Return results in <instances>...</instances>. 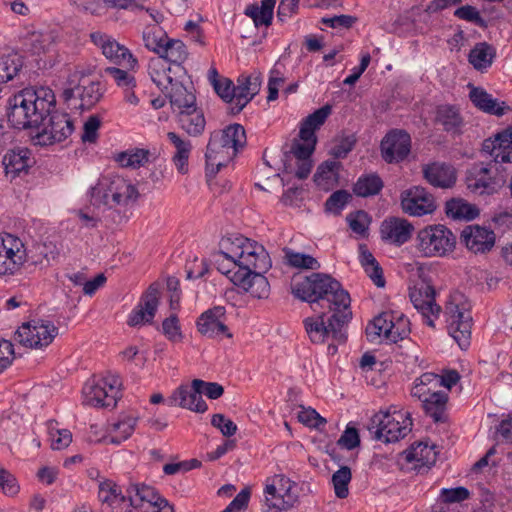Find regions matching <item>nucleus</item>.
<instances>
[{"label": "nucleus", "mask_w": 512, "mask_h": 512, "mask_svg": "<svg viewBox=\"0 0 512 512\" xmlns=\"http://www.w3.org/2000/svg\"><path fill=\"white\" fill-rule=\"evenodd\" d=\"M286 259L289 265L296 268L318 269L320 267L318 261L308 254L287 252Z\"/></svg>", "instance_id": "60"}, {"label": "nucleus", "mask_w": 512, "mask_h": 512, "mask_svg": "<svg viewBox=\"0 0 512 512\" xmlns=\"http://www.w3.org/2000/svg\"><path fill=\"white\" fill-rule=\"evenodd\" d=\"M410 299L414 308L422 315L425 323L434 328L435 320L441 313V307L436 303L435 290L427 284H421L410 293Z\"/></svg>", "instance_id": "19"}, {"label": "nucleus", "mask_w": 512, "mask_h": 512, "mask_svg": "<svg viewBox=\"0 0 512 512\" xmlns=\"http://www.w3.org/2000/svg\"><path fill=\"white\" fill-rule=\"evenodd\" d=\"M372 339H383L397 343L410 334V322L402 313L383 312L376 316L366 329Z\"/></svg>", "instance_id": "9"}, {"label": "nucleus", "mask_w": 512, "mask_h": 512, "mask_svg": "<svg viewBox=\"0 0 512 512\" xmlns=\"http://www.w3.org/2000/svg\"><path fill=\"white\" fill-rule=\"evenodd\" d=\"M226 309L224 306H215L203 312L196 323L198 331L207 337L217 338L226 336L231 337L228 328L225 325Z\"/></svg>", "instance_id": "25"}, {"label": "nucleus", "mask_w": 512, "mask_h": 512, "mask_svg": "<svg viewBox=\"0 0 512 512\" xmlns=\"http://www.w3.org/2000/svg\"><path fill=\"white\" fill-rule=\"evenodd\" d=\"M29 153L27 149L11 150L3 158V165L7 174L13 176L28 168Z\"/></svg>", "instance_id": "46"}, {"label": "nucleus", "mask_w": 512, "mask_h": 512, "mask_svg": "<svg viewBox=\"0 0 512 512\" xmlns=\"http://www.w3.org/2000/svg\"><path fill=\"white\" fill-rule=\"evenodd\" d=\"M293 295L303 301L311 303L322 299L324 306H344L351 304L347 291L341 284L327 274L313 273L307 277L293 278L291 284Z\"/></svg>", "instance_id": "3"}, {"label": "nucleus", "mask_w": 512, "mask_h": 512, "mask_svg": "<svg viewBox=\"0 0 512 512\" xmlns=\"http://www.w3.org/2000/svg\"><path fill=\"white\" fill-rule=\"evenodd\" d=\"M58 335V328L50 321L32 320L23 323L16 332V339L29 349H43Z\"/></svg>", "instance_id": "13"}, {"label": "nucleus", "mask_w": 512, "mask_h": 512, "mask_svg": "<svg viewBox=\"0 0 512 512\" xmlns=\"http://www.w3.org/2000/svg\"><path fill=\"white\" fill-rule=\"evenodd\" d=\"M440 391L439 376L433 373H424L416 379L412 388V395L419 400L430 397Z\"/></svg>", "instance_id": "45"}, {"label": "nucleus", "mask_w": 512, "mask_h": 512, "mask_svg": "<svg viewBox=\"0 0 512 512\" xmlns=\"http://www.w3.org/2000/svg\"><path fill=\"white\" fill-rule=\"evenodd\" d=\"M236 154L233 150L229 149V146H225L218 135H214L208 144L206 152V166L210 173H217L219 169L231 161Z\"/></svg>", "instance_id": "33"}, {"label": "nucleus", "mask_w": 512, "mask_h": 512, "mask_svg": "<svg viewBox=\"0 0 512 512\" xmlns=\"http://www.w3.org/2000/svg\"><path fill=\"white\" fill-rule=\"evenodd\" d=\"M144 45L150 51L159 54L165 42L169 39L164 31L156 27H148L142 35Z\"/></svg>", "instance_id": "57"}, {"label": "nucleus", "mask_w": 512, "mask_h": 512, "mask_svg": "<svg viewBox=\"0 0 512 512\" xmlns=\"http://www.w3.org/2000/svg\"><path fill=\"white\" fill-rule=\"evenodd\" d=\"M161 332L172 344H179L184 340V333L177 314H171L162 321Z\"/></svg>", "instance_id": "53"}, {"label": "nucleus", "mask_w": 512, "mask_h": 512, "mask_svg": "<svg viewBox=\"0 0 512 512\" xmlns=\"http://www.w3.org/2000/svg\"><path fill=\"white\" fill-rule=\"evenodd\" d=\"M469 98L477 109L486 114L502 117L511 111V107L505 101H499L481 87L471 86Z\"/></svg>", "instance_id": "28"}, {"label": "nucleus", "mask_w": 512, "mask_h": 512, "mask_svg": "<svg viewBox=\"0 0 512 512\" xmlns=\"http://www.w3.org/2000/svg\"><path fill=\"white\" fill-rule=\"evenodd\" d=\"M445 214L453 220L470 221L478 217L479 209L463 199L453 198L445 203Z\"/></svg>", "instance_id": "40"}, {"label": "nucleus", "mask_w": 512, "mask_h": 512, "mask_svg": "<svg viewBox=\"0 0 512 512\" xmlns=\"http://www.w3.org/2000/svg\"><path fill=\"white\" fill-rule=\"evenodd\" d=\"M373 423L376 424V439L384 443L398 442L411 431L412 427L409 415L396 409L377 413L373 417Z\"/></svg>", "instance_id": "10"}, {"label": "nucleus", "mask_w": 512, "mask_h": 512, "mask_svg": "<svg viewBox=\"0 0 512 512\" xmlns=\"http://www.w3.org/2000/svg\"><path fill=\"white\" fill-rule=\"evenodd\" d=\"M298 420L309 428L318 429L320 426L326 423V419L323 418L317 411L310 407H302L298 413Z\"/></svg>", "instance_id": "63"}, {"label": "nucleus", "mask_w": 512, "mask_h": 512, "mask_svg": "<svg viewBox=\"0 0 512 512\" xmlns=\"http://www.w3.org/2000/svg\"><path fill=\"white\" fill-rule=\"evenodd\" d=\"M37 250L40 253V257L34 260V264L36 265L49 264L60 255V249L57 243L52 241L39 244Z\"/></svg>", "instance_id": "59"}, {"label": "nucleus", "mask_w": 512, "mask_h": 512, "mask_svg": "<svg viewBox=\"0 0 512 512\" xmlns=\"http://www.w3.org/2000/svg\"><path fill=\"white\" fill-rule=\"evenodd\" d=\"M149 149L133 148L115 155V161L124 168L139 169L145 166L151 159Z\"/></svg>", "instance_id": "41"}, {"label": "nucleus", "mask_w": 512, "mask_h": 512, "mask_svg": "<svg viewBox=\"0 0 512 512\" xmlns=\"http://www.w3.org/2000/svg\"><path fill=\"white\" fill-rule=\"evenodd\" d=\"M172 68L160 58L151 59L149 62V75L152 81L161 89H168L173 82Z\"/></svg>", "instance_id": "44"}, {"label": "nucleus", "mask_w": 512, "mask_h": 512, "mask_svg": "<svg viewBox=\"0 0 512 512\" xmlns=\"http://www.w3.org/2000/svg\"><path fill=\"white\" fill-rule=\"evenodd\" d=\"M129 493L132 507L140 512H174L173 506L150 486L132 484Z\"/></svg>", "instance_id": "17"}, {"label": "nucleus", "mask_w": 512, "mask_h": 512, "mask_svg": "<svg viewBox=\"0 0 512 512\" xmlns=\"http://www.w3.org/2000/svg\"><path fill=\"white\" fill-rule=\"evenodd\" d=\"M158 55L160 59L169 62L177 70H183L182 65L188 58V51L181 40L169 38Z\"/></svg>", "instance_id": "37"}, {"label": "nucleus", "mask_w": 512, "mask_h": 512, "mask_svg": "<svg viewBox=\"0 0 512 512\" xmlns=\"http://www.w3.org/2000/svg\"><path fill=\"white\" fill-rule=\"evenodd\" d=\"M299 502L298 485L284 474L268 477L263 487L265 512H290Z\"/></svg>", "instance_id": "7"}, {"label": "nucleus", "mask_w": 512, "mask_h": 512, "mask_svg": "<svg viewBox=\"0 0 512 512\" xmlns=\"http://www.w3.org/2000/svg\"><path fill=\"white\" fill-rule=\"evenodd\" d=\"M380 151L382 158L387 163L403 161L411 151L410 135L401 129L389 131L380 143Z\"/></svg>", "instance_id": "18"}, {"label": "nucleus", "mask_w": 512, "mask_h": 512, "mask_svg": "<svg viewBox=\"0 0 512 512\" xmlns=\"http://www.w3.org/2000/svg\"><path fill=\"white\" fill-rule=\"evenodd\" d=\"M99 498L102 512H131L130 493L123 494L121 487L112 480L102 481L99 485Z\"/></svg>", "instance_id": "22"}, {"label": "nucleus", "mask_w": 512, "mask_h": 512, "mask_svg": "<svg viewBox=\"0 0 512 512\" xmlns=\"http://www.w3.org/2000/svg\"><path fill=\"white\" fill-rule=\"evenodd\" d=\"M494 157L488 163H475L467 171V187L474 193L490 194L504 183V174L500 164Z\"/></svg>", "instance_id": "11"}, {"label": "nucleus", "mask_w": 512, "mask_h": 512, "mask_svg": "<svg viewBox=\"0 0 512 512\" xmlns=\"http://www.w3.org/2000/svg\"><path fill=\"white\" fill-rule=\"evenodd\" d=\"M169 141L175 148L172 155V162L178 173L185 175L189 171V157L192 150V144L189 140L182 138L175 132L167 134Z\"/></svg>", "instance_id": "34"}, {"label": "nucleus", "mask_w": 512, "mask_h": 512, "mask_svg": "<svg viewBox=\"0 0 512 512\" xmlns=\"http://www.w3.org/2000/svg\"><path fill=\"white\" fill-rule=\"evenodd\" d=\"M28 260L25 243L17 236L0 233V277L18 274Z\"/></svg>", "instance_id": "12"}, {"label": "nucleus", "mask_w": 512, "mask_h": 512, "mask_svg": "<svg viewBox=\"0 0 512 512\" xmlns=\"http://www.w3.org/2000/svg\"><path fill=\"white\" fill-rule=\"evenodd\" d=\"M160 294L156 286H150L143 295L139 305L128 316L127 324L130 327H140L152 323L158 305Z\"/></svg>", "instance_id": "24"}, {"label": "nucleus", "mask_w": 512, "mask_h": 512, "mask_svg": "<svg viewBox=\"0 0 512 512\" xmlns=\"http://www.w3.org/2000/svg\"><path fill=\"white\" fill-rule=\"evenodd\" d=\"M0 491L9 497H14L20 492V484L17 478L2 467H0Z\"/></svg>", "instance_id": "58"}, {"label": "nucleus", "mask_w": 512, "mask_h": 512, "mask_svg": "<svg viewBox=\"0 0 512 512\" xmlns=\"http://www.w3.org/2000/svg\"><path fill=\"white\" fill-rule=\"evenodd\" d=\"M360 262L364 267L366 273L369 275L371 280L377 287L385 286V279L383 277V271L379 266L376 259L373 257L371 252L366 248L365 245L360 246Z\"/></svg>", "instance_id": "47"}, {"label": "nucleus", "mask_w": 512, "mask_h": 512, "mask_svg": "<svg viewBox=\"0 0 512 512\" xmlns=\"http://www.w3.org/2000/svg\"><path fill=\"white\" fill-rule=\"evenodd\" d=\"M341 164L336 161H325L321 163L314 174V182L318 188L329 191L336 187L339 182V170Z\"/></svg>", "instance_id": "35"}, {"label": "nucleus", "mask_w": 512, "mask_h": 512, "mask_svg": "<svg viewBox=\"0 0 512 512\" xmlns=\"http://www.w3.org/2000/svg\"><path fill=\"white\" fill-rule=\"evenodd\" d=\"M352 479L351 469L348 466H341L332 475V484L335 495L338 498H346L349 494V483Z\"/></svg>", "instance_id": "55"}, {"label": "nucleus", "mask_w": 512, "mask_h": 512, "mask_svg": "<svg viewBox=\"0 0 512 512\" xmlns=\"http://www.w3.org/2000/svg\"><path fill=\"white\" fill-rule=\"evenodd\" d=\"M140 197L136 184L121 175L101 177L91 188L90 202L97 210L126 208Z\"/></svg>", "instance_id": "4"}, {"label": "nucleus", "mask_w": 512, "mask_h": 512, "mask_svg": "<svg viewBox=\"0 0 512 512\" xmlns=\"http://www.w3.org/2000/svg\"><path fill=\"white\" fill-rule=\"evenodd\" d=\"M423 178L437 188H451L456 183L457 172L452 165L432 162L422 167Z\"/></svg>", "instance_id": "27"}, {"label": "nucleus", "mask_w": 512, "mask_h": 512, "mask_svg": "<svg viewBox=\"0 0 512 512\" xmlns=\"http://www.w3.org/2000/svg\"><path fill=\"white\" fill-rule=\"evenodd\" d=\"M351 194L346 190H338L331 194L325 203L326 210L338 214L350 201Z\"/></svg>", "instance_id": "64"}, {"label": "nucleus", "mask_w": 512, "mask_h": 512, "mask_svg": "<svg viewBox=\"0 0 512 512\" xmlns=\"http://www.w3.org/2000/svg\"><path fill=\"white\" fill-rule=\"evenodd\" d=\"M420 401L426 414L432 417L435 422L442 420L447 403L446 393L439 391Z\"/></svg>", "instance_id": "50"}, {"label": "nucleus", "mask_w": 512, "mask_h": 512, "mask_svg": "<svg viewBox=\"0 0 512 512\" xmlns=\"http://www.w3.org/2000/svg\"><path fill=\"white\" fill-rule=\"evenodd\" d=\"M383 188V182L375 174L364 175L354 184L353 192L360 197H369L378 194Z\"/></svg>", "instance_id": "51"}, {"label": "nucleus", "mask_w": 512, "mask_h": 512, "mask_svg": "<svg viewBox=\"0 0 512 512\" xmlns=\"http://www.w3.org/2000/svg\"><path fill=\"white\" fill-rule=\"evenodd\" d=\"M434 122L442 127L443 131L452 135L462 134L464 119L460 109L451 104H442L436 107Z\"/></svg>", "instance_id": "31"}, {"label": "nucleus", "mask_w": 512, "mask_h": 512, "mask_svg": "<svg viewBox=\"0 0 512 512\" xmlns=\"http://www.w3.org/2000/svg\"><path fill=\"white\" fill-rule=\"evenodd\" d=\"M170 87L168 97L171 108L176 116L179 115L181 111L185 112L196 106L195 95L182 84L175 82Z\"/></svg>", "instance_id": "36"}, {"label": "nucleus", "mask_w": 512, "mask_h": 512, "mask_svg": "<svg viewBox=\"0 0 512 512\" xmlns=\"http://www.w3.org/2000/svg\"><path fill=\"white\" fill-rule=\"evenodd\" d=\"M139 417L131 412H121L107 427V434L99 442L108 441L119 446L127 441L135 432Z\"/></svg>", "instance_id": "23"}, {"label": "nucleus", "mask_w": 512, "mask_h": 512, "mask_svg": "<svg viewBox=\"0 0 512 512\" xmlns=\"http://www.w3.org/2000/svg\"><path fill=\"white\" fill-rule=\"evenodd\" d=\"M216 265L239 293L254 300L269 298L270 283L265 274L272 267V259L263 244L243 236L223 239Z\"/></svg>", "instance_id": "1"}, {"label": "nucleus", "mask_w": 512, "mask_h": 512, "mask_svg": "<svg viewBox=\"0 0 512 512\" xmlns=\"http://www.w3.org/2000/svg\"><path fill=\"white\" fill-rule=\"evenodd\" d=\"M402 211L413 217L433 214L437 209L436 199L426 188L415 185L401 192Z\"/></svg>", "instance_id": "15"}, {"label": "nucleus", "mask_w": 512, "mask_h": 512, "mask_svg": "<svg viewBox=\"0 0 512 512\" xmlns=\"http://www.w3.org/2000/svg\"><path fill=\"white\" fill-rule=\"evenodd\" d=\"M405 459L409 463H414V468H429L436 461V452L426 444L419 443L405 452Z\"/></svg>", "instance_id": "43"}, {"label": "nucleus", "mask_w": 512, "mask_h": 512, "mask_svg": "<svg viewBox=\"0 0 512 512\" xmlns=\"http://www.w3.org/2000/svg\"><path fill=\"white\" fill-rule=\"evenodd\" d=\"M218 135V139L229 146V149L233 150L237 154L239 147L245 144V130L239 124H231L221 131Z\"/></svg>", "instance_id": "48"}, {"label": "nucleus", "mask_w": 512, "mask_h": 512, "mask_svg": "<svg viewBox=\"0 0 512 512\" xmlns=\"http://www.w3.org/2000/svg\"><path fill=\"white\" fill-rule=\"evenodd\" d=\"M320 312L304 319V328L311 342L324 344L339 338L341 328L352 316L350 304L344 306H324Z\"/></svg>", "instance_id": "5"}, {"label": "nucleus", "mask_w": 512, "mask_h": 512, "mask_svg": "<svg viewBox=\"0 0 512 512\" xmlns=\"http://www.w3.org/2000/svg\"><path fill=\"white\" fill-rule=\"evenodd\" d=\"M413 231V224L401 217H389L380 225L381 239L393 245H402L407 242Z\"/></svg>", "instance_id": "26"}, {"label": "nucleus", "mask_w": 512, "mask_h": 512, "mask_svg": "<svg viewBox=\"0 0 512 512\" xmlns=\"http://www.w3.org/2000/svg\"><path fill=\"white\" fill-rule=\"evenodd\" d=\"M331 114V106L325 105L310 115H308L301 124L300 131H304L311 134V136H316L315 131L320 128Z\"/></svg>", "instance_id": "54"}, {"label": "nucleus", "mask_w": 512, "mask_h": 512, "mask_svg": "<svg viewBox=\"0 0 512 512\" xmlns=\"http://www.w3.org/2000/svg\"><path fill=\"white\" fill-rule=\"evenodd\" d=\"M276 0H262L260 4L249 5L245 9V15L249 16L256 27H268L272 23Z\"/></svg>", "instance_id": "42"}, {"label": "nucleus", "mask_w": 512, "mask_h": 512, "mask_svg": "<svg viewBox=\"0 0 512 512\" xmlns=\"http://www.w3.org/2000/svg\"><path fill=\"white\" fill-rule=\"evenodd\" d=\"M205 382L194 379L190 384L180 385L171 395V401L182 409L195 413H204L207 404L202 398Z\"/></svg>", "instance_id": "20"}, {"label": "nucleus", "mask_w": 512, "mask_h": 512, "mask_svg": "<svg viewBox=\"0 0 512 512\" xmlns=\"http://www.w3.org/2000/svg\"><path fill=\"white\" fill-rule=\"evenodd\" d=\"M284 172L305 179L311 172L312 160H304L295 154L287 152L283 160Z\"/></svg>", "instance_id": "49"}, {"label": "nucleus", "mask_w": 512, "mask_h": 512, "mask_svg": "<svg viewBox=\"0 0 512 512\" xmlns=\"http://www.w3.org/2000/svg\"><path fill=\"white\" fill-rule=\"evenodd\" d=\"M121 385L119 377L114 374L92 378L83 387V403L91 407H114Z\"/></svg>", "instance_id": "8"}, {"label": "nucleus", "mask_w": 512, "mask_h": 512, "mask_svg": "<svg viewBox=\"0 0 512 512\" xmlns=\"http://www.w3.org/2000/svg\"><path fill=\"white\" fill-rule=\"evenodd\" d=\"M261 74L255 73L239 80L234 91V105L230 107L232 114L239 113L258 94L261 87Z\"/></svg>", "instance_id": "32"}, {"label": "nucleus", "mask_w": 512, "mask_h": 512, "mask_svg": "<svg viewBox=\"0 0 512 512\" xmlns=\"http://www.w3.org/2000/svg\"><path fill=\"white\" fill-rule=\"evenodd\" d=\"M460 240L470 253L484 255L494 248L496 234L489 227L473 224L466 226L461 231Z\"/></svg>", "instance_id": "16"}, {"label": "nucleus", "mask_w": 512, "mask_h": 512, "mask_svg": "<svg viewBox=\"0 0 512 512\" xmlns=\"http://www.w3.org/2000/svg\"><path fill=\"white\" fill-rule=\"evenodd\" d=\"M483 150L498 161L512 162V126L496 133L483 143Z\"/></svg>", "instance_id": "29"}, {"label": "nucleus", "mask_w": 512, "mask_h": 512, "mask_svg": "<svg viewBox=\"0 0 512 512\" xmlns=\"http://www.w3.org/2000/svg\"><path fill=\"white\" fill-rule=\"evenodd\" d=\"M457 244L453 231L444 224H430L417 231L415 249L424 258H444Z\"/></svg>", "instance_id": "6"}, {"label": "nucleus", "mask_w": 512, "mask_h": 512, "mask_svg": "<svg viewBox=\"0 0 512 512\" xmlns=\"http://www.w3.org/2000/svg\"><path fill=\"white\" fill-rule=\"evenodd\" d=\"M496 57V49L487 42L477 43L469 52L468 61L477 71H486Z\"/></svg>", "instance_id": "39"}, {"label": "nucleus", "mask_w": 512, "mask_h": 512, "mask_svg": "<svg viewBox=\"0 0 512 512\" xmlns=\"http://www.w3.org/2000/svg\"><path fill=\"white\" fill-rule=\"evenodd\" d=\"M54 421L49 422V438L50 447L54 451H60L68 448L72 441L73 435L69 429H56L53 427Z\"/></svg>", "instance_id": "56"}, {"label": "nucleus", "mask_w": 512, "mask_h": 512, "mask_svg": "<svg viewBox=\"0 0 512 512\" xmlns=\"http://www.w3.org/2000/svg\"><path fill=\"white\" fill-rule=\"evenodd\" d=\"M55 103V95L50 88H25L10 98L8 121L17 129L38 128L49 116L34 141L41 146L62 142L72 134L74 125L67 113L52 112Z\"/></svg>", "instance_id": "2"}, {"label": "nucleus", "mask_w": 512, "mask_h": 512, "mask_svg": "<svg viewBox=\"0 0 512 512\" xmlns=\"http://www.w3.org/2000/svg\"><path fill=\"white\" fill-rule=\"evenodd\" d=\"M356 143L354 135H340L334 139L331 154L336 158H344L353 149Z\"/></svg>", "instance_id": "61"}, {"label": "nucleus", "mask_w": 512, "mask_h": 512, "mask_svg": "<svg viewBox=\"0 0 512 512\" xmlns=\"http://www.w3.org/2000/svg\"><path fill=\"white\" fill-rule=\"evenodd\" d=\"M180 127L190 136L200 135L206 126L204 113L197 106L177 115Z\"/></svg>", "instance_id": "38"}, {"label": "nucleus", "mask_w": 512, "mask_h": 512, "mask_svg": "<svg viewBox=\"0 0 512 512\" xmlns=\"http://www.w3.org/2000/svg\"><path fill=\"white\" fill-rule=\"evenodd\" d=\"M347 221L351 230L361 236L366 234L370 225V218L368 214L363 211L349 214Z\"/></svg>", "instance_id": "62"}, {"label": "nucleus", "mask_w": 512, "mask_h": 512, "mask_svg": "<svg viewBox=\"0 0 512 512\" xmlns=\"http://www.w3.org/2000/svg\"><path fill=\"white\" fill-rule=\"evenodd\" d=\"M102 93L100 91L99 83L90 81L87 78H83L75 87H69L64 89L63 97L65 100L72 98H79L81 108H91L101 98Z\"/></svg>", "instance_id": "30"}, {"label": "nucleus", "mask_w": 512, "mask_h": 512, "mask_svg": "<svg viewBox=\"0 0 512 512\" xmlns=\"http://www.w3.org/2000/svg\"><path fill=\"white\" fill-rule=\"evenodd\" d=\"M317 137L304 131L299 132V138L294 141V144L289 151L304 160H311V155L315 149Z\"/></svg>", "instance_id": "52"}, {"label": "nucleus", "mask_w": 512, "mask_h": 512, "mask_svg": "<svg viewBox=\"0 0 512 512\" xmlns=\"http://www.w3.org/2000/svg\"><path fill=\"white\" fill-rule=\"evenodd\" d=\"M90 37L92 42L101 49L102 54L110 61L123 66L127 70L136 67V58L133 57L124 45H121L115 39L99 32L92 33Z\"/></svg>", "instance_id": "21"}, {"label": "nucleus", "mask_w": 512, "mask_h": 512, "mask_svg": "<svg viewBox=\"0 0 512 512\" xmlns=\"http://www.w3.org/2000/svg\"><path fill=\"white\" fill-rule=\"evenodd\" d=\"M445 317L449 334L461 349L467 348L471 336V316L466 305L452 298L446 305Z\"/></svg>", "instance_id": "14"}]
</instances>
